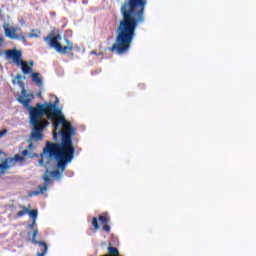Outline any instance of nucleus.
Returning <instances> with one entry per match:
<instances>
[{
    "label": "nucleus",
    "instance_id": "obj_22",
    "mask_svg": "<svg viewBox=\"0 0 256 256\" xmlns=\"http://www.w3.org/2000/svg\"><path fill=\"white\" fill-rule=\"evenodd\" d=\"M103 231H106V233H111V227L107 224H104Z\"/></svg>",
    "mask_w": 256,
    "mask_h": 256
},
{
    "label": "nucleus",
    "instance_id": "obj_2",
    "mask_svg": "<svg viewBox=\"0 0 256 256\" xmlns=\"http://www.w3.org/2000/svg\"><path fill=\"white\" fill-rule=\"evenodd\" d=\"M147 3V0H125L121 4L120 14L122 19L116 29L115 43L109 48L111 53L123 55L131 49L137 27L145 23Z\"/></svg>",
    "mask_w": 256,
    "mask_h": 256
},
{
    "label": "nucleus",
    "instance_id": "obj_21",
    "mask_svg": "<svg viewBox=\"0 0 256 256\" xmlns=\"http://www.w3.org/2000/svg\"><path fill=\"white\" fill-rule=\"evenodd\" d=\"M28 159H35V157H39V154L28 151Z\"/></svg>",
    "mask_w": 256,
    "mask_h": 256
},
{
    "label": "nucleus",
    "instance_id": "obj_32",
    "mask_svg": "<svg viewBox=\"0 0 256 256\" xmlns=\"http://www.w3.org/2000/svg\"><path fill=\"white\" fill-rule=\"evenodd\" d=\"M91 55H97V51L93 50V51L91 52Z\"/></svg>",
    "mask_w": 256,
    "mask_h": 256
},
{
    "label": "nucleus",
    "instance_id": "obj_17",
    "mask_svg": "<svg viewBox=\"0 0 256 256\" xmlns=\"http://www.w3.org/2000/svg\"><path fill=\"white\" fill-rule=\"evenodd\" d=\"M21 211L17 213V217H23L24 215H27L28 208L25 206H20Z\"/></svg>",
    "mask_w": 256,
    "mask_h": 256
},
{
    "label": "nucleus",
    "instance_id": "obj_29",
    "mask_svg": "<svg viewBox=\"0 0 256 256\" xmlns=\"http://www.w3.org/2000/svg\"><path fill=\"white\" fill-rule=\"evenodd\" d=\"M57 139H59V136L57 135V133L53 134V141H57Z\"/></svg>",
    "mask_w": 256,
    "mask_h": 256
},
{
    "label": "nucleus",
    "instance_id": "obj_19",
    "mask_svg": "<svg viewBox=\"0 0 256 256\" xmlns=\"http://www.w3.org/2000/svg\"><path fill=\"white\" fill-rule=\"evenodd\" d=\"M92 225H93L95 231H99V222H98V220H97V217H94V218L92 219Z\"/></svg>",
    "mask_w": 256,
    "mask_h": 256
},
{
    "label": "nucleus",
    "instance_id": "obj_7",
    "mask_svg": "<svg viewBox=\"0 0 256 256\" xmlns=\"http://www.w3.org/2000/svg\"><path fill=\"white\" fill-rule=\"evenodd\" d=\"M38 235H39V230L34 229L32 233V243L34 245H40V247L44 248L42 252H37V256H45L47 255V251L49 248L47 247V243L37 240Z\"/></svg>",
    "mask_w": 256,
    "mask_h": 256
},
{
    "label": "nucleus",
    "instance_id": "obj_14",
    "mask_svg": "<svg viewBox=\"0 0 256 256\" xmlns=\"http://www.w3.org/2000/svg\"><path fill=\"white\" fill-rule=\"evenodd\" d=\"M27 215H29V217H31L32 221H37L39 211H37V209L29 210V208H28Z\"/></svg>",
    "mask_w": 256,
    "mask_h": 256
},
{
    "label": "nucleus",
    "instance_id": "obj_23",
    "mask_svg": "<svg viewBox=\"0 0 256 256\" xmlns=\"http://www.w3.org/2000/svg\"><path fill=\"white\" fill-rule=\"evenodd\" d=\"M37 225V220H32V223L28 225V229H33Z\"/></svg>",
    "mask_w": 256,
    "mask_h": 256
},
{
    "label": "nucleus",
    "instance_id": "obj_3",
    "mask_svg": "<svg viewBox=\"0 0 256 256\" xmlns=\"http://www.w3.org/2000/svg\"><path fill=\"white\" fill-rule=\"evenodd\" d=\"M54 103L53 102H44L43 104L37 103L34 112V120H32V127H35L39 125V119H43L44 115H47V109H50L52 115H57L59 117V120L57 122H53V127L55 129H59L60 125H64L65 129L59 130V135L61 139H63V133L69 134L71 132V129L74 131V135L77 131L73 125H71V122L67 121L65 118V115L63 114V108L59 107V104L61 101L57 96H54Z\"/></svg>",
    "mask_w": 256,
    "mask_h": 256
},
{
    "label": "nucleus",
    "instance_id": "obj_24",
    "mask_svg": "<svg viewBox=\"0 0 256 256\" xmlns=\"http://www.w3.org/2000/svg\"><path fill=\"white\" fill-rule=\"evenodd\" d=\"M49 35H51V39H55L56 41H61V35L58 34L55 37H53V34H49Z\"/></svg>",
    "mask_w": 256,
    "mask_h": 256
},
{
    "label": "nucleus",
    "instance_id": "obj_30",
    "mask_svg": "<svg viewBox=\"0 0 256 256\" xmlns=\"http://www.w3.org/2000/svg\"><path fill=\"white\" fill-rule=\"evenodd\" d=\"M21 93H22V95H23L24 97H27V91L25 90V88L22 89V92H21Z\"/></svg>",
    "mask_w": 256,
    "mask_h": 256
},
{
    "label": "nucleus",
    "instance_id": "obj_12",
    "mask_svg": "<svg viewBox=\"0 0 256 256\" xmlns=\"http://www.w3.org/2000/svg\"><path fill=\"white\" fill-rule=\"evenodd\" d=\"M32 81L35 83L38 87H41L43 85V78H41V73L34 72L31 74Z\"/></svg>",
    "mask_w": 256,
    "mask_h": 256
},
{
    "label": "nucleus",
    "instance_id": "obj_33",
    "mask_svg": "<svg viewBox=\"0 0 256 256\" xmlns=\"http://www.w3.org/2000/svg\"><path fill=\"white\" fill-rule=\"evenodd\" d=\"M28 235H31V232H28Z\"/></svg>",
    "mask_w": 256,
    "mask_h": 256
},
{
    "label": "nucleus",
    "instance_id": "obj_20",
    "mask_svg": "<svg viewBox=\"0 0 256 256\" xmlns=\"http://www.w3.org/2000/svg\"><path fill=\"white\" fill-rule=\"evenodd\" d=\"M16 79H17V83H18V85H23V82H21V79H27L25 76H21V74H18L17 76H16Z\"/></svg>",
    "mask_w": 256,
    "mask_h": 256
},
{
    "label": "nucleus",
    "instance_id": "obj_28",
    "mask_svg": "<svg viewBox=\"0 0 256 256\" xmlns=\"http://www.w3.org/2000/svg\"><path fill=\"white\" fill-rule=\"evenodd\" d=\"M3 41H5V38L3 36L0 37V47H3Z\"/></svg>",
    "mask_w": 256,
    "mask_h": 256
},
{
    "label": "nucleus",
    "instance_id": "obj_13",
    "mask_svg": "<svg viewBox=\"0 0 256 256\" xmlns=\"http://www.w3.org/2000/svg\"><path fill=\"white\" fill-rule=\"evenodd\" d=\"M46 190H47V184H45L44 186L39 185L38 190H34L28 193V197H37V195H41V193H43Z\"/></svg>",
    "mask_w": 256,
    "mask_h": 256
},
{
    "label": "nucleus",
    "instance_id": "obj_26",
    "mask_svg": "<svg viewBox=\"0 0 256 256\" xmlns=\"http://www.w3.org/2000/svg\"><path fill=\"white\" fill-rule=\"evenodd\" d=\"M5 135H7V129L0 131V139L1 137H5Z\"/></svg>",
    "mask_w": 256,
    "mask_h": 256
},
{
    "label": "nucleus",
    "instance_id": "obj_5",
    "mask_svg": "<svg viewBox=\"0 0 256 256\" xmlns=\"http://www.w3.org/2000/svg\"><path fill=\"white\" fill-rule=\"evenodd\" d=\"M44 41L48 44V47L55 49L61 55H67L69 51H73V42L69 39H66L67 46H62L56 39H51V35L44 37Z\"/></svg>",
    "mask_w": 256,
    "mask_h": 256
},
{
    "label": "nucleus",
    "instance_id": "obj_11",
    "mask_svg": "<svg viewBox=\"0 0 256 256\" xmlns=\"http://www.w3.org/2000/svg\"><path fill=\"white\" fill-rule=\"evenodd\" d=\"M23 161H25V157L20 156L19 154H16L14 157H9L10 169L11 167H15L16 163H23Z\"/></svg>",
    "mask_w": 256,
    "mask_h": 256
},
{
    "label": "nucleus",
    "instance_id": "obj_16",
    "mask_svg": "<svg viewBox=\"0 0 256 256\" xmlns=\"http://www.w3.org/2000/svg\"><path fill=\"white\" fill-rule=\"evenodd\" d=\"M16 41H22V43H27V38H25V33L21 32L20 34H16L14 37Z\"/></svg>",
    "mask_w": 256,
    "mask_h": 256
},
{
    "label": "nucleus",
    "instance_id": "obj_15",
    "mask_svg": "<svg viewBox=\"0 0 256 256\" xmlns=\"http://www.w3.org/2000/svg\"><path fill=\"white\" fill-rule=\"evenodd\" d=\"M40 35H41L40 30L32 29L31 32L29 33L28 37H30L31 39H33V38L39 39Z\"/></svg>",
    "mask_w": 256,
    "mask_h": 256
},
{
    "label": "nucleus",
    "instance_id": "obj_18",
    "mask_svg": "<svg viewBox=\"0 0 256 256\" xmlns=\"http://www.w3.org/2000/svg\"><path fill=\"white\" fill-rule=\"evenodd\" d=\"M98 219L103 225H107V223L111 221V218H109V216H99Z\"/></svg>",
    "mask_w": 256,
    "mask_h": 256
},
{
    "label": "nucleus",
    "instance_id": "obj_31",
    "mask_svg": "<svg viewBox=\"0 0 256 256\" xmlns=\"http://www.w3.org/2000/svg\"><path fill=\"white\" fill-rule=\"evenodd\" d=\"M28 65H30V67H33V65H35V62H33V60H30V61L28 62Z\"/></svg>",
    "mask_w": 256,
    "mask_h": 256
},
{
    "label": "nucleus",
    "instance_id": "obj_10",
    "mask_svg": "<svg viewBox=\"0 0 256 256\" xmlns=\"http://www.w3.org/2000/svg\"><path fill=\"white\" fill-rule=\"evenodd\" d=\"M3 29L5 37H8V39H15L17 35L15 28H9L7 27V23H4Z\"/></svg>",
    "mask_w": 256,
    "mask_h": 256
},
{
    "label": "nucleus",
    "instance_id": "obj_25",
    "mask_svg": "<svg viewBox=\"0 0 256 256\" xmlns=\"http://www.w3.org/2000/svg\"><path fill=\"white\" fill-rule=\"evenodd\" d=\"M21 155H22V157H28V155H29V150H23V151L21 152Z\"/></svg>",
    "mask_w": 256,
    "mask_h": 256
},
{
    "label": "nucleus",
    "instance_id": "obj_8",
    "mask_svg": "<svg viewBox=\"0 0 256 256\" xmlns=\"http://www.w3.org/2000/svg\"><path fill=\"white\" fill-rule=\"evenodd\" d=\"M10 164H9V157L7 154L0 150V177L1 175H5L6 171H9Z\"/></svg>",
    "mask_w": 256,
    "mask_h": 256
},
{
    "label": "nucleus",
    "instance_id": "obj_9",
    "mask_svg": "<svg viewBox=\"0 0 256 256\" xmlns=\"http://www.w3.org/2000/svg\"><path fill=\"white\" fill-rule=\"evenodd\" d=\"M43 127L34 126L33 131L31 133V139L34 141H42L43 140Z\"/></svg>",
    "mask_w": 256,
    "mask_h": 256
},
{
    "label": "nucleus",
    "instance_id": "obj_27",
    "mask_svg": "<svg viewBox=\"0 0 256 256\" xmlns=\"http://www.w3.org/2000/svg\"><path fill=\"white\" fill-rule=\"evenodd\" d=\"M28 149H29L30 151H33V149H35V146H33V143H30V144L28 145Z\"/></svg>",
    "mask_w": 256,
    "mask_h": 256
},
{
    "label": "nucleus",
    "instance_id": "obj_4",
    "mask_svg": "<svg viewBox=\"0 0 256 256\" xmlns=\"http://www.w3.org/2000/svg\"><path fill=\"white\" fill-rule=\"evenodd\" d=\"M5 55L6 59H12L16 65L21 67L24 75H29V73H31V67L27 66V62L22 60L23 51L17 50V48L9 49L5 51Z\"/></svg>",
    "mask_w": 256,
    "mask_h": 256
},
{
    "label": "nucleus",
    "instance_id": "obj_6",
    "mask_svg": "<svg viewBox=\"0 0 256 256\" xmlns=\"http://www.w3.org/2000/svg\"><path fill=\"white\" fill-rule=\"evenodd\" d=\"M18 103H21L29 113L30 125H33L35 119V107L31 106V99L19 97L17 98Z\"/></svg>",
    "mask_w": 256,
    "mask_h": 256
},
{
    "label": "nucleus",
    "instance_id": "obj_1",
    "mask_svg": "<svg viewBox=\"0 0 256 256\" xmlns=\"http://www.w3.org/2000/svg\"><path fill=\"white\" fill-rule=\"evenodd\" d=\"M73 137H75V130L70 129L68 134L62 132L61 143L46 142L38 161L39 166L46 169L42 176L46 185L51 183V177L61 179L67 165L75 159Z\"/></svg>",
    "mask_w": 256,
    "mask_h": 256
}]
</instances>
